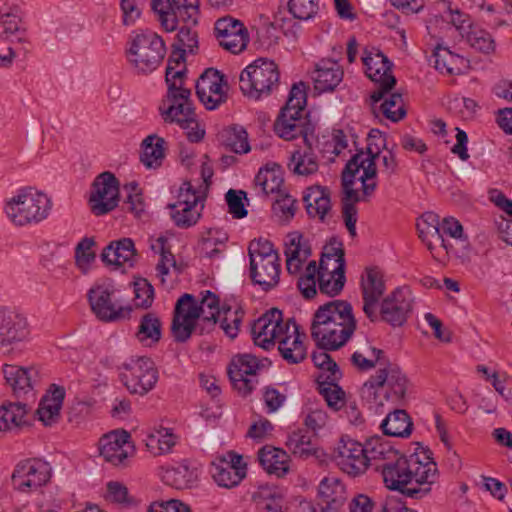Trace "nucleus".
Returning a JSON list of instances; mask_svg holds the SVG:
<instances>
[{
    "mask_svg": "<svg viewBox=\"0 0 512 512\" xmlns=\"http://www.w3.org/2000/svg\"><path fill=\"white\" fill-rule=\"evenodd\" d=\"M225 144L233 152L242 154L250 151L248 134L241 126H234L225 132Z\"/></svg>",
    "mask_w": 512,
    "mask_h": 512,
    "instance_id": "nucleus-57",
    "label": "nucleus"
},
{
    "mask_svg": "<svg viewBox=\"0 0 512 512\" xmlns=\"http://www.w3.org/2000/svg\"><path fill=\"white\" fill-rule=\"evenodd\" d=\"M94 245L95 241L93 238L85 237L75 248L76 265L83 273L88 272L96 259V253L93 250Z\"/></svg>",
    "mask_w": 512,
    "mask_h": 512,
    "instance_id": "nucleus-55",
    "label": "nucleus"
},
{
    "mask_svg": "<svg viewBox=\"0 0 512 512\" xmlns=\"http://www.w3.org/2000/svg\"><path fill=\"white\" fill-rule=\"evenodd\" d=\"M333 257L334 258H329L328 255H322L319 267H317V272L333 274L336 276L345 274L344 251H336Z\"/></svg>",
    "mask_w": 512,
    "mask_h": 512,
    "instance_id": "nucleus-63",
    "label": "nucleus"
},
{
    "mask_svg": "<svg viewBox=\"0 0 512 512\" xmlns=\"http://www.w3.org/2000/svg\"><path fill=\"white\" fill-rule=\"evenodd\" d=\"M191 25L193 23H186L181 27L177 33L176 40L173 44L174 51L172 57H175V64L179 65L184 62V55L186 52L193 53L198 47L197 33Z\"/></svg>",
    "mask_w": 512,
    "mask_h": 512,
    "instance_id": "nucleus-41",
    "label": "nucleus"
},
{
    "mask_svg": "<svg viewBox=\"0 0 512 512\" xmlns=\"http://www.w3.org/2000/svg\"><path fill=\"white\" fill-rule=\"evenodd\" d=\"M121 382L132 394L145 395L158 381V372L150 358L138 357L122 364Z\"/></svg>",
    "mask_w": 512,
    "mask_h": 512,
    "instance_id": "nucleus-13",
    "label": "nucleus"
},
{
    "mask_svg": "<svg viewBox=\"0 0 512 512\" xmlns=\"http://www.w3.org/2000/svg\"><path fill=\"white\" fill-rule=\"evenodd\" d=\"M281 335L282 337L277 343L278 350L283 359L290 364H297L303 361L306 357V348L302 342L296 322L292 321L290 326L286 327L285 333Z\"/></svg>",
    "mask_w": 512,
    "mask_h": 512,
    "instance_id": "nucleus-30",
    "label": "nucleus"
},
{
    "mask_svg": "<svg viewBox=\"0 0 512 512\" xmlns=\"http://www.w3.org/2000/svg\"><path fill=\"white\" fill-rule=\"evenodd\" d=\"M214 30L219 45L225 50L238 54L246 49L249 34L241 21L226 16L216 21Z\"/></svg>",
    "mask_w": 512,
    "mask_h": 512,
    "instance_id": "nucleus-22",
    "label": "nucleus"
},
{
    "mask_svg": "<svg viewBox=\"0 0 512 512\" xmlns=\"http://www.w3.org/2000/svg\"><path fill=\"white\" fill-rule=\"evenodd\" d=\"M256 188L264 195L280 194L283 185L282 171L279 166L273 164L259 170L255 177Z\"/></svg>",
    "mask_w": 512,
    "mask_h": 512,
    "instance_id": "nucleus-40",
    "label": "nucleus"
},
{
    "mask_svg": "<svg viewBox=\"0 0 512 512\" xmlns=\"http://www.w3.org/2000/svg\"><path fill=\"white\" fill-rule=\"evenodd\" d=\"M205 194L197 191L189 181L179 188L177 201L169 204L170 216L179 228L194 226L204 209Z\"/></svg>",
    "mask_w": 512,
    "mask_h": 512,
    "instance_id": "nucleus-11",
    "label": "nucleus"
},
{
    "mask_svg": "<svg viewBox=\"0 0 512 512\" xmlns=\"http://www.w3.org/2000/svg\"><path fill=\"white\" fill-rule=\"evenodd\" d=\"M163 144L164 139L155 135H150L143 141L141 162L147 168H153L160 165L161 160L164 157Z\"/></svg>",
    "mask_w": 512,
    "mask_h": 512,
    "instance_id": "nucleus-49",
    "label": "nucleus"
},
{
    "mask_svg": "<svg viewBox=\"0 0 512 512\" xmlns=\"http://www.w3.org/2000/svg\"><path fill=\"white\" fill-rule=\"evenodd\" d=\"M286 268L290 274H297L302 264L310 257L311 247L303 235L298 232L288 234L285 243Z\"/></svg>",
    "mask_w": 512,
    "mask_h": 512,
    "instance_id": "nucleus-32",
    "label": "nucleus"
},
{
    "mask_svg": "<svg viewBox=\"0 0 512 512\" xmlns=\"http://www.w3.org/2000/svg\"><path fill=\"white\" fill-rule=\"evenodd\" d=\"M30 335L27 317L14 308H0V355H12Z\"/></svg>",
    "mask_w": 512,
    "mask_h": 512,
    "instance_id": "nucleus-12",
    "label": "nucleus"
},
{
    "mask_svg": "<svg viewBox=\"0 0 512 512\" xmlns=\"http://www.w3.org/2000/svg\"><path fill=\"white\" fill-rule=\"evenodd\" d=\"M149 242L151 250L160 256L156 265L157 277L160 278L161 283L165 285V277L169 274L170 268L172 267L177 271L180 270L171 252V247L168 244V238L166 236L160 235L158 237H151Z\"/></svg>",
    "mask_w": 512,
    "mask_h": 512,
    "instance_id": "nucleus-35",
    "label": "nucleus"
},
{
    "mask_svg": "<svg viewBox=\"0 0 512 512\" xmlns=\"http://www.w3.org/2000/svg\"><path fill=\"white\" fill-rule=\"evenodd\" d=\"M379 111L389 120L397 122L406 115L403 97L400 93H393L388 98L381 100Z\"/></svg>",
    "mask_w": 512,
    "mask_h": 512,
    "instance_id": "nucleus-54",
    "label": "nucleus"
},
{
    "mask_svg": "<svg viewBox=\"0 0 512 512\" xmlns=\"http://www.w3.org/2000/svg\"><path fill=\"white\" fill-rule=\"evenodd\" d=\"M161 331L162 323L159 317L149 312L141 317L136 337L141 343L154 344L161 339Z\"/></svg>",
    "mask_w": 512,
    "mask_h": 512,
    "instance_id": "nucleus-43",
    "label": "nucleus"
},
{
    "mask_svg": "<svg viewBox=\"0 0 512 512\" xmlns=\"http://www.w3.org/2000/svg\"><path fill=\"white\" fill-rule=\"evenodd\" d=\"M2 371L7 385L17 398L31 393L38 378V372L34 368L5 364Z\"/></svg>",
    "mask_w": 512,
    "mask_h": 512,
    "instance_id": "nucleus-28",
    "label": "nucleus"
},
{
    "mask_svg": "<svg viewBox=\"0 0 512 512\" xmlns=\"http://www.w3.org/2000/svg\"><path fill=\"white\" fill-rule=\"evenodd\" d=\"M292 319L283 321L282 312L272 308L263 316L257 319L252 327V335L256 345L268 349L278 342L285 333L286 327L292 323Z\"/></svg>",
    "mask_w": 512,
    "mask_h": 512,
    "instance_id": "nucleus-19",
    "label": "nucleus"
},
{
    "mask_svg": "<svg viewBox=\"0 0 512 512\" xmlns=\"http://www.w3.org/2000/svg\"><path fill=\"white\" fill-rule=\"evenodd\" d=\"M239 81L243 94L258 100L278 86V67L272 60L259 58L241 72Z\"/></svg>",
    "mask_w": 512,
    "mask_h": 512,
    "instance_id": "nucleus-8",
    "label": "nucleus"
},
{
    "mask_svg": "<svg viewBox=\"0 0 512 512\" xmlns=\"http://www.w3.org/2000/svg\"><path fill=\"white\" fill-rule=\"evenodd\" d=\"M286 446L296 457L307 459L314 456L317 452L316 447L311 442V437L302 430L294 431L288 435Z\"/></svg>",
    "mask_w": 512,
    "mask_h": 512,
    "instance_id": "nucleus-46",
    "label": "nucleus"
},
{
    "mask_svg": "<svg viewBox=\"0 0 512 512\" xmlns=\"http://www.w3.org/2000/svg\"><path fill=\"white\" fill-rule=\"evenodd\" d=\"M385 386L387 400L397 403L405 397L408 380L398 365L386 363L384 367L379 368L375 375L364 383L361 394L363 397H371L375 395L377 389Z\"/></svg>",
    "mask_w": 512,
    "mask_h": 512,
    "instance_id": "nucleus-10",
    "label": "nucleus"
},
{
    "mask_svg": "<svg viewBox=\"0 0 512 512\" xmlns=\"http://www.w3.org/2000/svg\"><path fill=\"white\" fill-rule=\"evenodd\" d=\"M198 307H201L202 322L208 329L213 327L217 322V317L220 314L219 298L211 291H206L202 299L198 302Z\"/></svg>",
    "mask_w": 512,
    "mask_h": 512,
    "instance_id": "nucleus-53",
    "label": "nucleus"
},
{
    "mask_svg": "<svg viewBox=\"0 0 512 512\" xmlns=\"http://www.w3.org/2000/svg\"><path fill=\"white\" fill-rule=\"evenodd\" d=\"M335 381L327 380V382L319 383L320 393L323 395L327 405L337 411L343 407L344 391L334 383Z\"/></svg>",
    "mask_w": 512,
    "mask_h": 512,
    "instance_id": "nucleus-60",
    "label": "nucleus"
},
{
    "mask_svg": "<svg viewBox=\"0 0 512 512\" xmlns=\"http://www.w3.org/2000/svg\"><path fill=\"white\" fill-rule=\"evenodd\" d=\"M249 274L252 282L264 291L276 287L280 280V258L273 244L264 239H255L248 247Z\"/></svg>",
    "mask_w": 512,
    "mask_h": 512,
    "instance_id": "nucleus-6",
    "label": "nucleus"
},
{
    "mask_svg": "<svg viewBox=\"0 0 512 512\" xmlns=\"http://www.w3.org/2000/svg\"><path fill=\"white\" fill-rule=\"evenodd\" d=\"M374 133H377L376 140L368 142L366 152L356 153L342 172V188L345 195L342 214L351 237L356 236V203L368 201L373 195L377 187L375 159L380 157L381 148L386 147L385 135L380 131Z\"/></svg>",
    "mask_w": 512,
    "mask_h": 512,
    "instance_id": "nucleus-1",
    "label": "nucleus"
},
{
    "mask_svg": "<svg viewBox=\"0 0 512 512\" xmlns=\"http://www.w3.org/2000/svg\"><path fill=\"white\" fill-rule=\"evenodd\" d=\"M113 290L108 286L98 285L88 292V299L93 313L104 322L124 319L131 312L130 307L118 306L112 300Z\"/></svg>",
    "mask_w": 512,
    "mask_h": 512,
    "instance_id": "nucleus-21",
    "label": "nucleus"
},
{
    "mask_svg": "<svg viewBox=\"0 0 512 512\" xmlns=\"http://www.w3.org/2000/svg\"><path fill=\"white\" fill-rule=\"evenodd\" d=\"M332 460L344 473L356 477L367 469L365 445L342 437L334 448Z\"/></svg>",
    "mask_w": 512,
    "mask_h": 512,
    "instance_id": "nucleus-18",
    "label": "nucleus"
},
{
    "mask_svg": "<svg viewBox=\"0 0 512 512\" xmlns=\"http://www.w3.org/2000/svg\"><path fill=\"white\" fill-rule=\"evenodd\" d=\"M428 452H423V459L419 453L409 457L399 454L391 463L386 464L381 472L385 486L410 498L421 499L427 496L438 479L437 464Z\"/></svg>",
    "mask_w": 512,
    "mask_h": 512,
    "instance_id": "nucleus-2",
    "label": "nucleus"
},
{
    "mask_svg": "<svg viewBox=\"0 0 512 512\" xmlns=\"http://www.w3.org/2000/svg\"><path fill=\"white\" fill-rule=\"evenodd\" d=\"M27 405L21 401L4 404L0 408V432L18 429L24 423Z\"/></svg>",
    "mask_w": 512,
    "mask_h": 512,
    "instance_id": "nucleus-42",
    "label": "nucleus"
},
{
    "mask_svg": "<svg viewBox=\"0 0 512 512\" xmlns=\"http://www.w3.org/2000/svg\"><path fill=\"white\" fill-rule=\"evenodd\" d=\"M51 207V200L45 193L26 187L5 201L3 211L14 226L24 227L46 219Z\"/></svg>",
    "mask_w": 512,
    "mask_h": 512,
    "instance_id": "nucleus-4",
    "label": "nucleus"
},
{
    "mask_svg": "<svg viewBox=\"0 0 512 512\" xmlns=\"http://www.w3.org/2000/svg\"><path fill=\"white\" fill-rule=\"evenodd\" d=\"M306 105V92L303 83L294 84L285 107L280 111L275 123V133L285 140L302 136L308 142V123L303 116Z\"/></svg>",
    "mask_w": 512,
    "mask_h": 512,
    "instance_id": "nucleus-7",
    "label": "nucleus"
},
{
    "mask_svg": "<svg viewBox=\"0 0 512 512\" xmlns=\"http://www.w3.org/2000/svg\"><path fill=\"white\" fill-rule=\"evenodd\" d=\"M159 113L165 123H179L189 118L194 111L191 101V90L181 92L167 91L159 105Z\"/></svg>",
    "mask_w": 512,
    "mask_h": 512,
    "instance_id": "nucleus-25",
    "label": "nucleus"
},
{
    "mask_svg": "<svg viewBox=\"0 0 512 512\" xmlns=\"http://www.w3.org/2000/svg\"><path fill=\"white\" fill-rule=\"evenodd\" d=\"M303 201L307 213L311 217H318L323 220L330 210V197L327 190L321 186H312L307 188Z\"/></svg>",
    "mask_w": 512,
    "mask_h": 512,
    "instance_id": "nucleus-37",
    "label": "nucleus"
},
{
    "mask_svg": "<svg viewBox=\"0 0 512 512\" xmlns=\"http://www.w3.org/2000/svg\"><path fill=\"white\" fill-rule=\"evenodd\" d=\"M224 77L213 68L206 69L198 78L195 88L196 94L206 95V90L220 89L223 87Z\"/></svg>",
    "mask_w": 512,
    "mask_h": 512,
    "instance_id": "nucleus-61",
    "label": "nucleus"
},
{
    "mask_svg": "<svg viewBox=\"0 0 512 512\" xmlns=\"http://www.w3.org/2000/svg\"><path fill=\"white\" fill-rule=\"evenodd\" d=\"M383 355L382 350L365 343L352 354L351 362L359 370L367 371L381 362Z\"/></svg>",
    "mask_w": 512,
    "mask_h": 512,
    "instance_id": "nucleus-47",
    "label": "nucleus"
},
{
    "mask_svg": "<svg viewBox=\"0 0 512 512\" xmlns=\"http://www.w3.org/2000/svg\"><path fill=\"white\" fill-rule=\"evenodd\" d=\"M385 289L382 272L377 268H367L361 277L362 310L372 322L378 319L379 301Z\"/></svg>",
    "mask_w": 512,
    "mask_h": 512,
    "instance_id": "nucleus-23",
    "label": "nucleus"
},
{
    "mask_svg": "<svg viewBox=\"0 0 512 512\" xmlns=\"http://www.w3.org/2000/svg\"><path fill=\"white\" fill-rule=\"evenodd\" d=\"M164 482L176 489L189 488L196 480L197 475L185 463L165 470L162 476Z\"/></svg>",
    "mask_w": 512,
    "mask_h": 512,
    "instance_id": "nucleus-45",
    "label": "nucleus"
},
{
    "mask_svg": "<svg viewBox=\"0 0 512 512\" xmlns=\"http://www.w3.org/2000/svg\"><path fill=\"white\" fill-rule=\"evenodd\" d=\"M356 325L351 304L333 300L316 310L311 324V337L317 346L338 349L351 338Z\"/></svg>",
    "mask_w": 512,
    "mask_h": 512,
    "instance_id": "nucleus-3",
    "label": "nucleus"
},
{
    "mask_svg": "<svg viewBox=\"0 0 512 512\" xmlns=\"http://www.w3.org/2000/svg\"><path fill=\"white\" fill-rule=\"evenodd\" d=\"M200 326V334L207 328L202 322L201 307L196 298L188 293L183 294L176 302L171 332L176 342H186Z\"/></svg>",
    "mask_w": 512,
    "mask_h": 512,
    "instance_id": "nucleus-9",
    "label": "nucleus"
},
{
    "mask_svg": "<svg viewBox=\"0 0 512 512\" xmlns=\"http://www.w3.org/2000/svg\"><path fill=\"white\" fill-rule=\"evenodd\" d=\"M317 347L318 350L314 351L312 354V360L315 366L329 373L327 380L336 381L340 377V372L336 362L333 361L331 356L327 353L329 349L323 348L322 346Z\"/></svg>",
    "mask_w": 512,
    "mask_h": 512,
    "instance_id": "nucleus-59",
    "label": "nucleus"
},
{
    "mask_svg": "<svg viewBox=\"0 0 512 512\" xmlns=\"http://www.w3.org/2000/svg\"><path fill=\"white\" fill-rule=\"evenodd\" d=\"M130 434L125 430H115L100 438L99 451L105 461L117 466L128 458Z\"/></svg>",
    "mask_w": 512,
    "mask_h": 512,
    "instance_id": "nucleus-27",
    "label": "nucleus"
},
{
    "mask_svg": "<svg viewBox=\"0 0 512 512\" xmlns=\"http://www.w3.org/2000/svg\"><path fill=\"white\" fill-rule=\"evenodd\" d=\"M432 57L434 59V67L439 72L449 75L460 73L461 68L459 64L463 62V59L447 48L437 46Z\"/></svg>",
    "mask_w": 512,
    "mask_h": 512,
    "instance_id": "nucleus-48",
    "label": "nucleus"
},
{
    "mask_svg": "<svg viewBox=\"0 0 512 512\" xmlns=\"http://www.w3.org/2000/svg\"><path fill=\"white\" fill-rule=\"evenodd\" d=\"M151 7L167 31H174L179 21L197 23L199 0H151Z\"/></svg>",
    "mask_w": 512,
    "mask_h": 512,
    "instance_id": "nucleus-14",
    "label": "nucleus"
},
{
    "mask_svg": "<svg viewBox=\"0 0 512 512\" xmlns=\"http://www.w3.org/2000/svg\"><path fill=\"white\" fill-rule=\"evenodd\" d=\"M64 397V388L56 385H52L51 390L43 396L36 414L45 426H51L58 421Z\"/></svg>",
    "mask_w": 512,
    "mask_h": 512,
    "instance_id": "nucleus-34",
    "label": "nucleus"
},
{
    "mask_svg": "<svg viewBox=\"0 0 512 512\" xmlns=\"http://www.w3.org/2000/svg\"><path fill=\"white\" fill-rule=\"evenodd\" d=\"M413 423L403 409L389 413L381 423L383 433L392 437H408L412 432Z\"/></svg>",
    "mask_w": 512,
    "mask_h": 512,
    "instance_id": "nucleus-39",
    "label": "nucleus"
},
{
    "mask_svg": "<svg viewBox=\"0 0 512 512\" xmlns=\"http://www.w3.org/2000/svg\"><path fill=\"white\" fill-rule=\"evenodd\" d=\"M319 502L345 503L347 493L344 484L335 476H327L320 481L318 488Z\"/></svg>",
    "mask_w": 512,
    "mask_h": 512,
    "instance_id": "nucleus-44",
    "label": "nucleus"
},
{
    "mask_svg": "<svg viewBox=\"0 0 512 512\" xmlns=\"http://www.w3.org/2000/svg\"><path fill=\"white\" fill-rule=\"evenodd\" d=\"M343 75L344 72L336 61L323 59L316 65L312 74L314 89L318 93L334 91L341 83Z\"/></svg>",
    "mask_w": 512,
    "mask_h": 512,
    "instance_id": "nucleus-29",
    "label": "nucleus"
},
{
    "mask_svg": "<svg viewBox=\"0 0 512 512\" xmlns=\"http://www.w3.org/2000/svg\"><path fill=\"white\" fill-rule=\"evenodd\" d=\"M119 202V181L111 172L99 174L91 189L89 204L91 211L97 215H105L114 210Z\"/></svg>",
    "mask_w": 512,
    "mask_h": 512,
    "instance_id": "nucleus-16",
    "label": "nucleus"
},
{
    "mask_svg": "<svg viewBox=\"0 0 512 512\" xmlns=\"http://www.w3.org/2000/svg\"><path fill=\"white\" fill-rule=\"evenodd\" d=\"M317 276L320 293L331 297L338 295L342 291L346 281L345 274L336 276L317 272Z\"/></svg>",
    "mask_w": 512,
    "mask_h": 512,
    "instance_id": "nucleus-58",
    "label": "nucleus"
},
{
    "mask_svg": "<svg viewBox=\"0 0 512 512\" xmlns=\"http://www.w3.org/2000/svg\"><path fill=\"white\" fill-rule=\"evenodd\" d=\"M363 64L366 67L367 76L378 83V88L371 94L373 111L377 109V103L380 102L384 94H387L396 84V79L392 74V63L381 52H365L362 56Z\"/></svg>",
    "mask_w": 512,
    "mask_h": 512,
    "instance_id": "nucleus-15",
    "label": "nucleus"
},
{
    "mask_svg": "<svg viewBox=\"0 0 512 512\" xmlns=\"http://www.w3.org/2000/svg\"><path fill=\"white\" fill-rule=\"evenodd\" d=\"M437 9L446 13L445 17L450 20L451 24L462 34L468 33L471 28V21L467 14L459 10L457 7H452V4L447 0H438Z\"/></svg>",
    "mask_w": 512,
    "mask_h": 512,
    "instance_id": "nucleus-50",
    "label": "nucleus"
},
{
    "mask_svg": "<svg viewBox=\"0 0 512 512\" xmlns=\"http://www.w3.org/2000/svg\"><path fill=\"white\" fill-rule=\"evenodd\" d=\"M316 275V262L311 261L308 263L304 274L298 280V288L307 299H311L317 294L316 284L318 283V279L316 280Z\"/></svg>",
    "mask_w": 512,
    "mask_h": 512,
    "instance_id": "nucleus-62",
    "label": "nucleus"
},
{
    "mask_svg": "<svg viewBox=\"0 0 512 512\" xmlns=\"http://www.w3.org/2000/svg\"><path fill=\"white\" fill-rule=\"evenodd\" d=\"M211 474L219 486L232 488L237 486L246 476V464L241 456L228 453L227 457L212 464Z\"/></svg>",
    "mask_w": 512,
    "mask_h": 512,
    "instance_id": "nucleus-26",
    "label": "nucleus"
},
{
    "mask_svg": "<svg viewBox=\"0 0 512 512\" xmlns=\"http://www.w3.org/2000/svg\"><path fill=\"white\" fill-rule=\"evenodd\" d=\"M417 230L419 237L426 244L428 250L432 253L433 257L438 259L439 255L434 253L433 243H440L441 247L449 252L450 245L443 238V234L440 232V227L429 226L421 221L417 223Z\"/></svg>",
    "mask_w": 512,
    "mask_h": 512,
    "instance_id": "nucleus-51",
    "label": "nucleus"
},
{
    "mask_svg": "<svg viewBox=\"0 0 512 512\" xmlns=\"http://www.w3.org/2000/svg\"><path fill=\"white\" fill-rule=\"evenodd\" d=\"M177 125L184 130L188 141L191 143L202 141L206 134L205 126L198 121L196 113H193L189 118L183 119Z\"/></svg>",
    "mask_w": 512,
    "mask_h": 512,
    "instance_id": "nucleus-64",
    "label": "nucleus"
},
{
    "mask_svg": "<svg viewBox=\"0 0 512 512\" xmlns=\"http://www.w3.org/2000/svg\"><path fill=\"white\" fill-rule=\"evenodd\" d=\"M413 296L408 287L396 288L385 297L379 305L380 315L393 327L402 326L408 319L413 308Z\"/></svg>",
    "mask_w": 512,
    "mask_h": 512,
    "instance_id": "nucleus-20",
    "label": "nucleus"
},
{
    "mask_svg": "<svg viewBox=\"0 0 512 512\" xmlns=\"http://www.w3.org/2000/svg\"><path fill=\"white\" fill-rule=\"evenodd\" d=\"M365 454L367 467L373 465L382 472L386 464L391 463L400 453L382 438L372 437L365 443Z\"/></svg>",
    "mask_w": 512,
    "mask_h": 512,
    "instance_id": "nucleus-33",
    "label": "nucleus"
},
{
    "mask_svg": "<svg viewBox=\"0 0 512 512\" xmlns=\"http://www.w3.org/2000/svg\"><path fill=\"white\" fill-rule=\"evenodd\" d=\"M258 458L263 469L269 474L282 477L289 471V456L281 449L263 447L258 453Z\"/></svg>",
    "mask_w": 512,
    "mask_h": 512,
    "instance_id": "nucleus-36",
    "label": "nucleus"
},
{
    "mask_svg": "<svg viewBox=\"0 0 512 512\" xmlns=\"http://www.w3.org/2000/svg\"><path fill=\"white\" fill-rule=\"evenodd\" d=\"M263 366V361L251 354L234 357L228 368V375L234 388L243 395L250 393L255 385L253 377Z\"/></svg>",
    "mask_w": 512,
    "mask_h": 512,
    "instance_id": "nucleus-24",
    "label": "nucleus"
},
{
    "mask_svg": "<svg viewBox=\"0 0 512 512\" xmlns=\"http://www.w3.org/2000/svg\"><path fill=\"white\" fill-rule=\"evenodd\" d=\"M101 259L108 265L132 267L136 261L134 242L130 238L112 241L104 248Z\"/></svg>",
    "mask_w": 512,
    "mask_h": 512,
    "instance_id": "nucleus-31",
    "label": "nucleus"
},
{
    "mask_svg": "<svg viewBox=\"0 0 512 512\" xmlns=\"http://www.w3.org/2000/svg\"><path fill=\"white\" fill-rule=\"evenodd\" d=\"M166 54L163 39L152 31H142L127 42L126 58L137 75H148L162 63Z\"/></svg>",
    "mask_w": 512,
    "mask_h": 512,
    "instance_id": "nucleus-5",
    "label": "nucleus"
},
{
    "mask_svg": "<svg viewBox=\"0 0 512 512\" xmlns=\"http://www.w3.org/2000/svg\"><path fill=\"white\" fill-rule=\"evenodd\" d=\"M51 476L50 465L40 459L20 461L11 476L13 487L20 492H30L46 484Z\"/></svg>",
    "mask_w": 512,
    "mask_h": 512,
    "instance_id": "nucleus-17",
    "label": "nucleus"
},
{
    "mask_svg": "<svg viewBox=\"0 0 512 512\" xmlns=\"http://www.w3.org/2000/svg\"><path fill=\"white\" fill-rule=\"evenodd\" d=\"M1 25L6 38L10 39L11 42H26V29L19 16L13 13L3 14L1 17Z\"/></svg>",
    "mask_w": 512,
    "mask_h": 512,
    "instance_id": "nucleus-52",
    "label": "nucleus"
},
{
    "mask_svg": "<svg viewBox=\"0 0 512 512\" xmlns=\"http://www.w3.org/2000/svg\"><path fill=\"white\" fill-rule=\"evenodd\" d=\"M288 168L297 175L308 176L318 171L319 163L316 154L309 146L291 153Z\"/></svg>",
    "mask_w": 512,
    "mask_h": 512,
    "instance_id": "nucleus-38",
    "label": "nucleus"
},
{
    "mask_svg": "<svg viewBox=\"0 0 512 512\" xmlns=\"http://www.w3.org/2000/svg\"><path fill=\"white\" fill-rule=\"evenodd\" d=\"M175 445V438L168 429H161L147 436L146 446L154 454H164Z\"/></svg>",
    "mask_w": 512,
    "mask_h": 512,
    "instance_id": "nucleus-56",
    "label": "nucleus"
}]
</instances>
